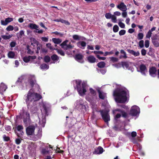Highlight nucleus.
I'll return each mask as SVG.
<instances>
[{"instance_id": "nucleus-49", "label": "nucleus", "mask_w": 159, "mask_h": 159, "mask_svg": "<svg viewBox=\"0 0 159 159\" xmlns=\"http://www.w3.org/2000/svg\"><path fill=\"white\" fill-rule=\"evenodd\" d=\"M139 46L141 48H142L144 46V41L143 40H141L139 42Z\"/></svg>"}, {"instance_id": "nucleus-41", "label": "nucleus", "mask_w": 159, "mask_h": 159, "mask_svg": "<svg viewBox=\"0 0 159 159\" xmlns=\"http://www.w3.org/2000/svg\"><path fill=\"white\" fill-rule=\"evenodd\" d=\"M73 38L75 40H79L81 39V37L77 35H74L73 36Z\"/></svg>"}, {"instance_id": "nucleus-1", "label": "nucleus", "mask_w": 159, "mask_h": 159, "mask_svg": "<svg viewBox=\"0 0 159 159\" xmlns=\"http://www.w3.org/2000/svg\"><path fill=\"white\" fill-rule=\"evenodd\" d=\"M116 88L113 93L115 100L116 102L119 103H124L127 101L129 96L128 90L125 87L120 85H114Z\"/></svg>"}, {"instance_id": "nucleus-36", "label": "nucleus", "mask_w": 159, "mask_h": 159, "mask_svg": "<svg viewBox=\"0 0 159 159\" xmlns=\"http://www.w3.org/2000/svg\"><path fill=\"white\" fill-rule=\"evenodd\" d=\"M25 31L23 30H20L17 34V35L20 37H21L24 35Z\"/></svg>"}, {"instance_id": "nucleus-28", "label": "nucleus", "mask_w": 159, "mask_h": 159, "mask_svg": "<svg viewBox=\"0 0 159 159\" xmlns=\"http://www.w3.org/2000/svg\"><path fill=\"white\" fill-rule=\"evenodd\" d=\"M7 88V86L4 83H2L0 84V90L2 92L5 91Z\"/></svg>"}, {"instance_id": "nucleus-32", "label": "nucleus", "mask_w": 159, "mask_h": 159, "mask_svg": "<svg viewBox=\"0 0 159 159\" xmlns=\"http://www.w3.org/2000/svg\"><path fill=\"white\" fill-rule=\"evenodd\" d=\"M105 65V63L103 61H102L98 63V66L100 68L104 67Z\"/></svg>"}, {"instance_id": "nucleus-21", "label": "nucleus", "mask_w": 159, "mask_h": 159, "mask_svg": "<svg viewBox=\"0 0 159 159\" xmlns=\"http://www.w3.org/2000/svg\"><path fill=\"white\" fill-rule=\"evenodd\" d=\"M8 57L10 58L16 59L17 57V55L16 52L10 51L8 52Z\"/></svg>"}, {"instance_id": "nucleus-42", "label": "nucleus", "mask_w": 159, "mask_h": 159, "mask_svg": "<svg viewBox=\"0 0 159 159\" xmlns=\"http://www.w3.org/2000/svg\"><path fill=\"white\" fill-rule=\"evenodd\" d=\"M110 59H111V60L113 62H117L118 61V58L115 57H110Z\"/></svg>"}, {"instance_id": "nucleus-33", "label": "nucleus", "mask_w": 159, "mask_h": 159, "mask_svg": "<svg viewBox=\"0 0 159 159\" xmlns=\"http://www.w3.org/2000/svg\"><path fill=\"white\" fill-rule=\"evenodd\" d=\"M40 68L42 69L47 70L48 69L49 66L46 64H43L40 66Z\"/></svg>"}, {"instance_id": "nucleus-18", "label": "nucleus", "mask_w": 159, "mask_h": 159, "mask_svg": "<svg viewBox=\"0 0 159 159\" xmlns=\"http://www.w3.org/2000/svg\"><path fill=\"white\" fill-rule=\"evenodd\" d=\"M117 7L122 11H126L127 8L123 2H121L117 6Z\"/></svg>"}, {"instance_id": "nucleus-6", "label": "nucleus", "mask_w": 159, "mask_h": 159, "mask_svg": "<svg viewBox=\"0 0 159 159\" xmlns=\"http://www.w3.org/2000/svg\"><path fill=\"white\" fill-rule=\"evenodd\" d=\"M89 94L86 97V100L88 101L92 105H93L94 100L97 98L96 92L92 88L89 89Z\"/></svg>"}, {"instance_id": "nucleus-62", "label": "nucleus", "mask_w": 159, "mask_h": 159, "mask_svg": "<svg viewBox=\"0 0 159 159\" xmlns=\"http://www.w3.org/2000/svg\"><path fill=\"white\" fill-rule=\"evenodd\" d=\"M123 12L122 13V16L123 17H125L127 16V13L126 11H123Z\"/></svg>"}, {"instance_id": "nucleus-47", "label": "nucleus", "mask_w": 159, "mask_h": 159, "mask_svg": "<svg viewBox=\"0 0 159 159\" xmlns=\"http://www.w3.org/2000/svg\"><path fill=\"white\" fill-rule=\"evenodd\" d=\"M143 37V35L142 33H139L138 35V38L139 39H142Z\"/></svg>"}, {"instance_id": "nucleus-29", "label": "nucleus", "mask_w": 159, "mask_h": 159, "mask_svg": "<svg viewBox=\"0 0 159 159\" xmlns=\"http://www.w3.org/2000/svg\"><path fill=\"white\" fill-rule=\"evenodd\" d=\"M41 131L39 130L38 134L35 135V137L34 138L33 140L36 141L40 138L41 136Z\"/></svg>"}, {"instance_id": "nucleus-51", "label": "nucleus", "mask_w": 159, "mask_h": 159, "mask_svg": "<svg viewBox=\"0 0 159 159\" xmlns=\"http://www.w3.org/2000/svg\"><path fill=\"white\" fill-rule=\"evenodd\" d=\"M119 25V26L122 28H124L125 27V25L124 24L121 22H120L118 23Z\"/></svg>"}, {"instance_id": "nucleus-40", "label": "nucleus", "mask_w": 159, "mask_h": 159, "mask_svg": "<svg viewBox=\"0 0 159 159\" xmlns=\"http://www.w3.org/2000/svg\"><path fill=\"white\" fill-rule=\"evenodd\" d=\"M6 29L8 31H12L14 29V27L11 25H9L7 27Z\"/></svg>"}, {"instance_id": "nucleus-45", "label": "nucleus", "mask_w": 159, "mask_h": 159, "mask_svg": "<svg viewBox=\"0 0 159 159\" xmlns=\"http://www.w3.org/2000/svg\"><path fill=\"white\" fill-rule=\"evenodd\" d=\"M111 20L113 22L116 23L117 21L116 17L115 15H112L111 17Z\"/></svg>"}, {"instance_id": "nucleus-50", "label": "nucleus", "mask_w": 159, "mask_h": 159, "mask_svg": "<svg viewBox=\"0 0 159 159\" xmlns=\"http://www.w3.org/2000/svg\"><path fill=\"white\" fill-rule=\"evenodd\" d=\"M152 34V32H151L150 31H148L147 34L146 35V38H147L150 39L151 36Z\"/></svg>"}, {"instance_id": "nucleus-12", "label": "nucleus", "mask_w": 159, "mask_h": 159, "mask_svg": "<svg viewBox=\"0 0 159 159\" xmlns=\"http://www.w3.org/2000/svg\"><path fill=\"white\" fill-rule=\"evenodd\" d=\"M23 121L25 126L29 124L30 121V114L28 112H26L23 114Z\"/></svg>"}, {"instance_id": "nucleus-22", "label": "nucleus", "mask_w": 159, "mask_h": 159, "mask_svg": "<svg viewBox=\"0 0 159 159\" xmlns=\"http://www.w3.org/2000/svg\"><path fill=\"white\" fill-rule=\"evenodd\" d=\"M75 58L77 61L80 63H82L84 61L83 59V56L81 54H77L76 55Z\"/></svg>"}, {"instance_id": "nucleus-16", "label": "nucleus", "mask_w": 159, "mask_h": 159, "mask_svg": "<svg viewBox=\"0 0 159 159\" xmlns=\"http://www.w3.org/2000/svg\"><path fill=\"white\" fill-rule=\"evenodd\" d=\"M68 42V40H66L63 42L61 44V46L62 48H63L65 50H66L68 49H71L74 47L73 46L71 45L70 44L67 45V43Z\"/></svg>"}, {"instance_id": "nucleus-39", "label": "nucleus", "mask_w": 159, "mask_h": 159, "mask_svg": "<svg viewBox=\"0 0 159 159\" xmlns=\"http://www.w3.org/2000/svg\"><path fill=\"white\" fill-rule=\"evenodd\" d=\"M44 60L45 62H48L50 60V58L49 56H46L44 57Z\"/></svg>"}, {"instance_id": "nucleus-35", "label": "nucleus", "mask_w": 159, "mask_h": 159, "mask_svg": "<svg viewBox=\"0 0 159 159\" xmlns=\"http://www.w3.org/2000/svg\"><path fill=\"white\" fill-rule=\"evenodd\" d=\"M120 52L122 55L120 56V58H125L127 57L126 53L123 50H121Z\"/></svg>"}, {"instance_id": "nucleus-46", "label": "nucleus", "mask_w": 159, "mask_h": 159, "mask_svg": "<svg viewBox=\"0 0 159 159\" xmlns=\"http://www.w3.org/2000/svg\"><path fill=\"white\" fill-rule=\"evenodd\" d=\"M105 16L107 19H110L111 18L112 15L111 13H107L106 14Z\"/></svg>"}, {"instance_id": "nucleus-59", "label": "nucleus", "mask_w": 159, "mask_h": 159, "mask_svg": "<svg viewBox=\"0 0 159 159\" xmlns=\"http://www.w3.org/2000/svg\"><path fill=\"white\" fill-rule=\"evenodd\" d=\"M3 138L4 140L5 141H8L9 140V138L5 135H4L3 136Z\"/></svg>"}, {"instance_id": "nucleus-8", "label": "nucleus", "mask_w": 159, "mask_h": 159, "mask_svg": "<svg viewBox=\"0 0 159 159\" xmlns=\"http://www.w3.org/2000/svg\"><path fill=\"white\" fill-rule=\"evenodd\" d=\"M75 108L77 109L86 110V107L84 101L82 99L77 100L74 104Z\"/></svg>"}, {"instance_id": "nucleus-15", "label": "nucleus", "mask_w": 159, "mask_h": 159, "mask_svg": "<svg viewBox=\"0 0 159 159\" xmlns=\"http://www.w3.org/2000/svg\"><path fill=\"white\" fill-rule=\"evenodd\" d=\"M122 67L125 69H127L130 70L131 72H133L134 70V68L131 66V64L126 62H122Z\"/></svg>"}, {"instance_id": "nucleus-54", "label": "nucleus", "mask_w": 159, "mask_h": 159, "mask_svg": "<svg viewBox=\"0 0 159 159\" xmlns=\"http://www.w3.org/2000/svg\"><path fill=\"white\" fill-rule=\"evenodd\" d=\"M57 52L59 54H60L61 56H64L65 55L64 53V52L61 50H58Z\"/></svg>"}, {"instance_id": "nucleus-14", "label": "nucleus", "mask_w": 159, "mask_h": 159, "mask_svg": "<svg viewBox=\"0 0 159 159\" xmlns=\"http://www.w3.org/2000/svg\"><path fill=\"white\" fill-rule=\"evenodd\" d=\"M16 129L17 131L16 132L17 135L19 137H21L24 134V132L22 130L23 129V126L21 125H18L16 127Z\"/></svg>"}, {"instance_id": "nucleus-34", "label": "nucleus", "mask_w": 159, "mask_h": 159, "mask_svg": "<svg viewBox=\"0 0 159 159\" xmlns=\"http://www.w3.org/2000/svg\"><path fill=\"white\" fill-rule=\"evenodd\" d=\"M130 53L134 55L135 56H138L139 54V53L138 52H135L133 50H131L129 51Z\"/></svg>"}, {"instance_id": "nucleus-13", "label": "nucleus", "mask_w": 159, "mask_h": 159, "mask_svg": "<svg viewBox=\"0 0 159 159\" xmlns=\"http://www.w3.org/2000/svg\"><path fill=\"white\" fill-rule=\"evenodd\" d=\"M138 71L140 72L144 75H146L148 71L146 66L143 64H141L139 66V68H137Z\"/></svg>"}, {"instance_id": "nucleus-11", "label": "nucleus", "mask_w": 159, "mask_h": 159, "mask_svg": "<svg viewBox=\"0 0 159 159\" xmlns=\"http://www.w3.org/2000/svg\"><path fill=\"white\" fill-rule=\"evenodd\" d=\"M34 125H30L28 126L26 129V133L27 135H32L34 133L35 126Z\"/></svg>"}, {"instance_id": "nucleus-44", "label": "nucleus", "mask_w": 159, "mask_h": 159, "mask_svg": "<svg viewBox=\"0 0 159 159\" xmlns=\"http://www.w3.org/2000/svg\"><path fill=\"white\" fill-rule=\"evenodd\" d=\"M119 30V27L117 25H115L113 27V31L114 32H117Z\"/></svg>"}, {"instance_id": "nucleus-17", "label": "nucleus", "mask_w": 159, "mask_h": 159, "mask_svg": "<svg viewBox=\"0 0 159 159\" xmlns=\"http://www.w3.org/2000/svg\"><path fill=\"white\" fill-rule=\"evenodd\" d=\"M157 70L155 67H152L150 68L149 70L150 75L153 77L157 75Z\"/></svg>"}, {"instance_id": "nucleus-64", "label": "nucleus", "mask_w": 159, "mask_h": 159, "mask_svg": "<svg viewBox=\"0 0 159 159\" xmlns=\"http://www.w3.org/2000/svg\"><path fill=\"white\" fill-rule=\"evenodd\" d=\"M16 45V43L14 42H12L10 43V46L11 47H14Z\"/></svg>"}, {"instance_id": "nucleus-37", "label": "nucleus", "mask_w": 159, "mask_h": 159, "mask_svg": "<svg viewBox=\"0 0 159 159\" xmlns=\"http://www.w3.org/2000/svg\"><path fill=\"white\" fill-rule=\"evenodd\" d=\"M12 37V35H2L1 37L4 39H8Z\"/></svg>"}, {"instance_id": "nucleus-3", "label": "nucleus", "mask_w": 159, "mask_h": 159, "mask_svg": "<svg viewBox=\"0 0 159 159\" xmlns=\"http://www.w3.org/2000/svg\"><path fill=\"white\" fill-rule=\"evenodd\" d=\"M41 98V95L35 93L32 89H30L24 97V99L27 105L30 104L31 102L37 101Z\"/></svg>"}, {"instance_id": "nucleus-7", "label": "nucleus", "mask_w": 159, "mask_h": 159, "mask_svg": "<svg viewBox=\"0 0 159 159\" xmlns=\"http://www.w3.org/2000/svg\"><path fill=\"white\" fill-rule=\"evenodd\" d=\"M112 113L114 115L116 114L114 116V119L116 121L118 120L121 115L124 118L127 117V114L125 112L119 109H116L113 110Z\"/></svg>"}, {"instance_id": "nucleus-26", "label": "nucleus", "mask_w": 159, "mask_h": 159, "mask_svg": "<svg viewBox=\"0 0 159 159\" xmlns=\"http://www.w3.org/2000/svg\"><path fill=\"white\" fill-rule=\"evenodd\" d=\"M103 152V148L101 147H98V148L95 149L94 152V153L95 154H101Z\"/></svg>"}, {"instance_id": "nucleus-52", "label": "nucleus", "mask_w": 159, "mask_h": 159, "mask_svg": "<svg viewBox=\"0 0 159 159\" xmlns=\"http://www.w3.org/2000/svg\"><path fill=\"white\" fill-rule=\"evenodd\" d=\"M37 110V108L36 107H32L31 108V111L33 113H35V112Z\"/></svg>"}, {"instance_id": "nucleus-55", "label": "nucleus", "mask_w": 159, "mask_h": 159, "mask_svg": "<svg viewBox=\"0 0 159 159\" xmlns=\"http://www.w3.org/2000/svg\"><path fill=\"white\" fill-rule=\"evenodd\" d=\"M97 57L99 59L102 60H104L106 59V58L104 57H101L99 55H97Z\"/></svg>"}, {"instance_id": "nucleus-19", "label": "nucleus", "mask_w": 159, "mask_h": 159, "mask_svg": "<svg viewBox=\"0 0 159 159\" xmlns=\"http://www.w3.org/2000/svg\"><path fill=\"white\" fill-rule=\"evenodd\" d=\"M13 19L12 18L8 17L6 18L5 20H2L1 21V23L2 25H7L9 23L12 21Z\"/></svg>"}, {"instance_id": "nucleus-30", "label": "nucleus", "mask_w": 159, "mask_h": 159, "mask_svg": "<svg viewBox=\"0 0 159 159\" xmlns=\"http://www.w3.org/2000/svg\"><path fill=\"white\" fill-rule=\"evenodd\" d=\"M98 93L99 97L100 98L103 99L106 97V94L105 93L100 91H98Z\"/></svg>"}, {"instance_id": "nucleus-57", "label": "nucleus", "mask_w": 159, "mask_h": 159, "mask_svg": "<svg viewBox=\"0 0 159 159\" xmlns=\"http://www.w3.org/2000/svg\"><path fill=\"white\" fill-rule=\"evenodd\" d=\"M5 129L8 131H9L11 129V127L9 125H7L5 127Z\"/></svg>"}, {"instance_id": "nucleus-2", "label": "nucleus", "mask_w": 159, "mask_h": 159, "mask_svg": "<svg viewBox=\"0 0 159 159\" xmlns=\"http://www.w3.org/2000/svg\"><path fill=\"white\" fill-rule=\"evenodd\" d=\"M42 107L41 110L42 115L38 116L39 119V124L40 127H44L46 122L45 117L48 115V111L50 107L49 104L46 102H42L41 104Z\"/></svg>"}, {"instance_id": "nucleus-27", "label": "nucleus", "mask_w": 159, "mask_h": 159, "mask_svg": "<svg viewBox=\"0 0 159 159\" xmlns=\"http://www.w3.org/2000/svg\"><path fill=\"white\" fill-rule=\"evenodd\" d=\"M88 61L91 63H93L96 62V59L94 56L92 55L89 56L87 57Z\"/></svg>"}, {"instance_id": "nucleus-24", "label": "nucleus", "mask_w": 159, "mask_h": 159, "mask_svg": "<svg viewBox=\"0 0 159 159\" xmlns=\"http://www.w3.org/2000/svg\"><path fill=\"white\" fill-rule=\"evenodd\" d=\"M86 43L84 41H80L77 43V45L79 48L84 49L86 46Z\"/></svg>"}, {"instance_id": "nucleus-9", "label": "nucleus", "mask_w": 159, "mask_h": 159, "mask_svg": "<svg viewBox=\"0 0 159 159\" xmlns=\"http://www.w3.org/2000/svg\"><path fill=\"white\" fill-rule=\"evenodd\" d=\"M109 110H102L100 111L102 118L106 122H107L110 120V116L109 113Z\"/></svg>"}, {"instance_id": "nucleus-23", "label": "nucleus", "mask_w": 159, "mask_h": 159, "mask_svg": "<svg viewBox=\"0 0 159 159\" xmlns=\"http://www.w3.org/2000/svg\"><path fill=\"white\" fill-rule=\"evenodd\" d=\"M156 38H155L154 37H152V39H153L152 40V43L156 47H159V43L155 40V39H157L158 41H159V36L157 35L156 34Z\"/></svg>"}, {"instance_id": "nucleus-63", "label": "nucleus", "mask_w": 159, "mask_h": 159, "mask_svg": "<svg viewBox=\"0 0 159 159\" xmlns=\"http://www.w3.org/2000/svg\"><path fill=\"white\" fill-rule=\"evenodd\" d=\"M46 46L47 47L50 49H53V48L51 46V44L50 43H48L46 44Z\"/></svg>"}, {"instance_id": "nucleus-56", "label": "nucleus", "mask_w": 159, "mask_h": 159, "mask_svg": "<svg viewBox=\"0 0 159 159\" xmlns=\"http://www.w3.org/2000/svg\"><path fill=\"white\" fill-rule=\"evenodd\" d=\"M93 52L94 54H103V52L101 51H94L93 52Z\"/></svg>"}, {"instance_id": "nucleus-53", "label": "nucleus", "mask_w": 159, "mask_h": 159, "mask_svg": "<svg viewBox=\"0 0 159 159\" xmlns=\"http://www.w3.org/2000/svg\"><path fill=\"white\" fill-rule=\"evenodd\" d=\"M145 45L146 48H148L149 46V41L148 40H146L145 42Z\"/></svg>"}, {"instance_id": "nucleus-60", "label": "nucleus", "mask_w": 159, "mask_h": 159, "mask_svg": "<svg viewBox=\"0 0 159 159\" xmlns=\"http://www.w3.org/2000/svg\"><path fill=\"white\" fill-rule=\"evenodd\" d=\"M16 143L17 144H20L21 143V139H17L15 140Z\"/></svg>"}, {"instance_id": "nucleus-38", "label": "nucleus", "mask_w": 159, "mask_h": 159, "mask_svg": "<svg viewBox=\"0 0 159 159\" xmlns=\"http://www.w3.org/2000/svg\"><path fill=\"white\" fill-rule=\"evenodd\" d=\"M51 59L54 61H57L59 58L58 56L56 55H53L51 56Z\"/></svg>"}, {"instance_id": "nucleus-20", "label": "nucleus", "mask_w": 159, "mask_h": 159, "mask_svg": "<svg viewBox=\"0 0 159 159\" xmlns=\"http://www.w3.org/2000/svg\"><path fill=\"white\" fill-rule=\"evenodd\" d=\"M36 58V57L35 56H29L24 57L23 59L24 62L27 63L30 61L31 60L34 59Z\"/></svg>"}, {"instance_id": "nucleus-10", "label": "nucleus", "mask_w": 159, "mask_h": 159, "mask_svg": "<svg viewBox=\"0 0 159 159\" xmlns=\"http://www.w3.org/2000/svg\"><path fill=\"white\" fill-rule=\"evenodd\" d=\"M140 113V108L137 106H133L130 111V114L132 116H137L139 115Z\"/></svg>"}, {"instance_id": "nucleus-4", "label": "nucleus", "mask_w": 159, "mask_h": 159, "mask_svg": "<svg viewBox=\"0 0 159 159\" xmlns=\"http://www.w3.org/2000/svg\"><path fill=\"white\" fill-rule=\"evenodd\" d=\"M76 87L77 90L81 96L84 95L86 92V88L87 87V81H82L80 80H75Z\"/></svg>"}, {"instance_id": "nucleus-58", "label": "nucleus", "mask_w": 159, "mask_h": 159, "mask_svg": "<svg viewBox=\"0 0 159 159\" xmlns=\"http://www.w3.org/2000/svg\"><path fill=\"white\" fill-rule=\"evenodd\" d=\"M48 152V151L46 150L45 149H43L42 151V153L43 154H47Z\"/></svg>"}, {"instance_id": "nucleus-61", "label": "nucleus", "mask_w": 159, "mask_h": 159, "mask_svg": "<svg viewBox=\"0 0 159 159\" xmlns=\"http://www.w3.org/2000/svg\"><path fill=\"white\" fill-rule=\"evenodd\" d=\"M41 39L42 41L47 42L48 41V38L46 37H43L41 38Z\"/></svg>"}, {"instance_id": "nucleus-48", "label": "nucleus", "mask_w": 159, "mask_h": 159, "mask_svg": "<svg viewBox=\"0 0 159 159\" xmlns=\"http://www.w3.org/2000/svg\"><path fill=\"white\" fill-rule=\"evenodd\" d=\"M126 32V31L125 30H120L119 32V34L120 35H124Z\"/></svg>"}, {"instance_id": "nucleus-25", "label": "nucleus", "mask_w": 159, "mask_h": 159, "mask_svg": "<svg viewBox=\"0 0 159 159\" xmlns=\"http://www.w3.org/2000/svg\"><path fill=\"white\" fill-rule=\"evenodd\" d=\"M28 26L31 29H35L37 30H39V26L35 24L30 23Z\"/></svg>"}, {"instance_id": "nucleus-43", "label": "nucleus", "mask_w": 159, "mask_h": 159, "mask_svg": "<svg viewBox=\"0 0 159 159\" xmlns=\"http://www.w3.org/2000/svg\"><path fill=\"white\" fill-rule=\"evenodd\" d=\"M61 22L62 23L66 25H69L70 24V23L68 21L62 19H61Z\"/></svg>"}, {"instance_id": "nucleus-5", "label": "nucleus", "mask_w": 159, "mask_h": 159, "mask_svg": "<svg viewBox=\"0 0 159 159\" xmlns=\"http://www.w3.org/2000/svg\"><path fill=\"white\" fill-rule=\"evenodd\" d=\"M27 78H28V82L26 83L27 85H30L31 86H32L35 82V76L33 75H29L28 77L25 75H22L18 78L16 83H18L19 82L21 83L25 82L26 79Z\"/></svg>"}, {"instance_id": "nucleus-31", "label": "nucleus", "mask_w": 159, "mask_h": 159, "mask_svg": "<svg viewBox=\"0 0 159 159\" xmlns=\"http://www.w3.org/2000/svg\"><path fill=\"white\" fill-rule=\"evenodd\" d=\"M52 41L55 44H59L62 41L59 39L53 38L52 39Z\"/></svg>"}]
</instances>
